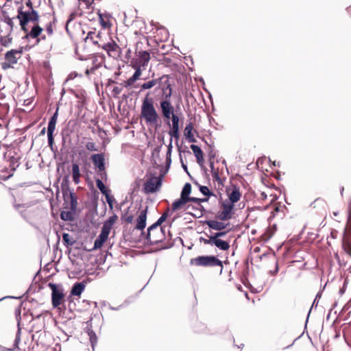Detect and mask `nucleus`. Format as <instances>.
I'll return each mask as SVG.
<instances>
[{"label": "nucleus", "mask_w": 351, "mask_h": 351, "mask_svg": "<svg viewBox=\"0 0 351 351\" xmlns=\"http://www.w3.org/2000/svg\"><path fill=\"white\" fill-rule=\"evenodd\" d=\"M27 10H23L21 7L18 10L17 19L21 29L25 33L26 38L36 39V44L43 40H46L45 35H41L44 29H45L48 36H51L53 34V26L55 23V18L50 14H46L43 17L46 19L45 23L43 24L45 27H42L40 23V17L38 12L34 10L32 2L28 0L26 3Z\"/></svg>", "instance_id": "f257e3e1"}, {"label": "nucleus", "mask_w": 351, "mask_h": 351, "mask_svg": "<svg viewBox=\"0 0 351 351\" xmlns=\"http://www.w3.org/2000/svg\"><path fill=\"white\" fill-rule=\"evenodd\" d=\"M159 104L162 117L165 121H167V123L170 128L168 132L171 136L170 143L168 145V153H170L172 149V138L178 139L180 137V117L175 112V108L171 102V99L160 100Z\"/></svg>", "instance_id": "f03ea898"}, {"label": "nucleus", "mask_w": 351, "mask_h": 351, "mask_svg": "<svg viewBox=\"0 0 351 351\" xmlns=\"http://www.w3.org/2000/svg\"><path fill=\"white\" fill-rule=\"evenodd\" d=\"M155 88V93L160 100L171 99L173 94L172 84L170 82V77L168 75H163L158 78H152L150 80L143 83L140 86V92Z\"/></svg>", "instance_id": "7ed1b4c3"}, {"label": "nucleus", "mask_w": 351, "mask_h": 351, "mask_svg": "<svg viewBox=\"0 0 351 351\" xmlns=\"http://www.w3.org/2000/svg\"><path fill=\"white\" fill-rule=\"evenodd\" d=\"M140 117L147 125H158L160 119V115L154 106L152 93L147 92L142 100Z\"/></svg>", "instance_id": "20e7f679"}, {"label": "nucleus", "mask_w": 351, "mask_h": 351, "mask_svg": "<svg viewBox=\"0 0 351 351\" xmlns=\"http://www.w3.org/2000/svg\"><path fill=\"white\" fill-rule=\"evenodd\" d=\"M140 43H137L134 57L130 60V66L135 69L143 72L145 70L151 59L150 53L139 48ZM142 45V43H141Z\"/></svg>", "instance_id": "39448f33"}, {"label": "nucleus", "mask_w": 351, "mask_h": 351, "mask_svg": "<svg viewBox=\"0 0 351 351\" xmlns=\"http://www.w3.org/2000/svg\"><path fill=\"white\" fill-rule=\"evenodd\" d=\"M95 38H98V34L95 35L93 32H90L88 34L87 38H90L93 40V43L95 45H97L99 47L102 48L105 50L108 56L112 58L113 59L117 60L121 57V47L114 41L111 40L110 42L108 43H105L102 45H98V40H95Z\"/></svg>", "instance_id": "423d86ee"}, {"label": "nucleus", "mask_w": 351, "mask_h": 351, "mask_svg": "<svg viewBox=\"0 0 351 351\" xmlns=\"http://www.w3.org/2000/svg\"><path fill=\"white\" fill-rule=\"evenodd\" d=\"M190 263L192 265L203 267H223L222 261L215 256H199L191 258Z\"/></svg>", "instance_id": "0eeeda50"}, {"label": "nucleus", "mask_w": 351, "mask_h": 351, "mask_svg": "<svg viewBox=\"0 0 351 351\" xmlns=\"http://www.w3.org/2000/svg\"><path fill=\"white\" fill-rule=\"evenodd\" d=\"M164 238L165 234L162 227L152 224L147 228L145 239L150 244H157L161 242Z\"/></svg>", "instance_id": "6e6552de"}, {"label": "nucleus", "mask_w": 351, "mask_h": 351, "mask_svg": "<svg viewBox=\"0 0 351 351\" xmlns=\"http://www.w3.org/2000/svg\"><path fill=\"white\" fill-rule=\"evenodd\" d=\"M23 53L22 49H11L8 51L5 54L4 61L1 63L3 69L6 70L10 68H13L21 58Z\"/></svg>", "instance_id": "1a4fd4ad"}, {"label": "nucleus", "mask_w": 351, "mask_h": 351, "mask_svg": "<svg viewBox=\"0 0 351 351\" xmlns=\"http://www.w3.org/2000/svg\"><path fill=\"white\" fill-rule=\"evenodd\" d=\"M48 287L51 290V302L53 307H58L62 304L64 300V294L62 285L53 283H49Z\"/></svg>", "instance_id": "9d476101"}, {"label": "nucleus", "mask_w": 351, "mask_h": 351, "mask_svg": "<svg viewBox=\"0 0 351 351\" xmlns=\"http://www.w3.org/2000/svg\"><path fill=\"white\" fill-rule=\"evenodd\" d=\"M234 215V204L224 199L220 202V210L217 213V218L221 221L230 219Z\"/></svg>", "instance_id": "9b49d317"}, {"label": "nucleus", "mask_w": 351, "mask_h": 351, "mask_svg": "<svg viewBox=\"0 0 351 351\" xmlns=\"http://www.w3.org/2000/svg\"><path fill=\"white\" fill-rule=\"evenodd\" d=\"M90 160L97 170V173L102 180L107 179V173L105 167V158L104 154H95L90 156Z\"/></svg>", "instance_id": "f8f14e48"}, {"label": "nucleus", "mask_w": 351, "mask_h": 351, "mask_svg": "<svg viewBox=\"0 0 351 351\" xmlns=\"http://www.w3.org/2000/svg\"><path fill=\"white\" fill-rule=\"evenodd\" d=\"M162 179L160 177H152L147 180L144 184V191L145 193H153L161 186Z\"/></svg>", "instance_id": "ddd939ff"}, {"label": "nucleus", "mask_w": 351, "mask_h": 351, "mask_svg": "<svg viewBox=\"0 0 351 351\" xmlns=\"http://www.w3.org/2000/svg\"><path fill=\"white\" fill-rule=\"evenodd\" d=\"M58 110L59 108H56V110L53 115L50 118V120L48 123L47 128V136H48V143L50 147H52L54 140L53 136V133L56 129V125L58 120Z\"/></svg>", "instance_id": "4468645a"}, {"label": "nucleus", "mask_w": 351, "mask_h": 351, "mask_svg": "<svg viewBox=\"0 0 351 351\" xmlns=\"http://www.w3.org/2000/svg\"><path fill=\"white\" fill-rule=\"evenodd\" d=\"M148 207L146 206L145 208H139L136 214L137 215V218L136 219V225L134 228L138 230H143L146 226V221H147V214Z\"/></svg>", "instance_id": "2eb2a0df"}, {"label": "nucleus", "mask_w": 351, "mask_h": 351, "mask_svg": "<svg viewBox=\"0 0 351 351\" xmlns=\"http://www.w3.org/2000/svg\"><path fill=\"white\" fill-rule=\"evenodd\" d=\"M12 30L7 25L0 27V43L1 45L7 47L12 43V37L11 36Z\"/></svg>", "instance_id": "dca6fc26"}, {"label": "nucleus", "mask_w": 351, "mask_h": 351, "mask_svg": "<svg viewBox=\"0 0 351 351\" xmlns=\"http://www.w3.org/2000/svg\"><path fill=\"white\" fill-rule=\"evenodd\" d=\"M228 199H226L228 202L235 204L239 202L241 197V193L239 187L232 185L230 189L227 190Z\"/></svg>", "instance_id": "f3484780"}, {"label": "nucleus", "mask_w": 351, "mask_h": 351, "mask_svg": "<svg viewBox=\"0 0 351 351\" xmlns=\"http://www.w3.org/2000/svg\"><path fill=\"white\" fill-rule=\"evenodd\" d=\"M64 199L66 202L70 203V208L75 212L77 206V198L75 193L70 191L63 192Z\"/></svg>", "instance_id": "a211bd4d"}, {"label": "nucleus", "mask_w": 351, "mask_h": 351, "mask_svg": "<svg viewBox=\"0 0 351 351\" xmlns=\"http://www.w3.org/2000/svg\"><path fill=\"white\" fill-rule=\"evenodd\" d=\"M118 220V216L114 214L112 216L110 217L108 219H107L104 223L101 228V233L105 234L106 236H109L110 232L112 228L113 225Z\"/></svg>", "instance_id": "6ab92c4d"}, {"label": "nucleus", "mask_w": 351, "mask_h": 351, "mask_svg": "<svg viewBox=\"0 0 351 351\" xmlns=\"http://www.w3.org/2000/svg\"><path fill=\"white\" fill-rule=\"evenodd\" d=\"M205 223L210 228L217 231L223 230L229 226L228 223H225L217 220H207Z\"/></svg>", "instance_id": "aec40b11"}, {"label": "nucleus", "mask_w": 351, "mask_h": 351, "mask_svg": "<svg viewBox=\"0 0 351 351\" xmlns=\"http://www.w3.org/2000/svg\"><path fill=\"white\" fill-rule=\"evenodd\" d=\"M191 149L196 158L197 162L199 166H203L204 163V154L201 148L196 145H191Z\"/></svg>", "instance_id": "412c9836"}, {"label": "nucleus", "mask_w": 351, "mask_h": 351, "mask_svg": "<svg viewBox=\"0 0 351 351\" xmlns=\"http://www.w3.org/2000/svg\"><path fill=\"white\" fill-rule=\"evenodd\" d=\"M98 15L99 17V22L103 28H110L112 25L110 22V15L107 13H100L99 11Z\"/></svg>", "instance_id": "4be33fe9"}, {"label": "nucleus", "mask_w": 351, "mask_h": 351, "mask_svg": "<svg viewBox=\"0 0 351 351\" xmlns=\"http://www.w3.org/2000/svg\"><path fill=\"white\" fill-rule=\"evenodd\" d=\"M193 130V123L190 122L186 124L184 130V134L186 139L190 143H195L196 142V139L195 138L193 134L192 133V131Z\"/></svg>", "instance_id": "5701e85b"}, {"label": "nucleus", "mask_w": 351, "mask_h": 351, "mask_svg": "<svg viewBox=\"0 0 351 351\" xmlns=\"http://www.w3.org/2000/svg\"><path fill=\"white\" fill-rule=\"evenodd\" d=\"M342 247L346 253L351 257V236L344 234L342 240Z\"/></svg>", "instance_id": "b1692460"}, {"label": "nucleus", "mask_w": 351, "mask_h": 351, "mask_svg": "<svg viewBox=\"0 0 351 351\" xmlns=\"http://www.w3.org/2000/svg\"><path fill=\"white\" fill-rule=\"evenodd\" d=\"M85 289V285L83 282H76L73 285L71 294L72 295L80 296Z\"/></svg>", "instance_id": "393cba45"}, {"label": "nucleus", "mask_w": 351, "mask_h": 351, "mask_svg": "<svg viewBox=\"0 0 351 351\" xmlns=\"http://www.w3.org/2000/svg\"><path fill=\"white\" fill-rule=\"evenodd\" d=\"M72 177L73 181L75 182V184H79L80 181V178L81 177V173L79 165L77 163L72 164Z\"/></svg>", "instance_id": "a878e982"}, {"label": "nucleus", "mask_w": 351, "mask_h": 351, "mask_svg": "<svg viewBox=\"0 0 351 351\" xmlns=\"http://www.w3.org/2000/svg\"><path fill=\"white\" fill-rule=\"evenodd\" d=\"M134 211L131 210V207H128L122 214L121 219L127 223H132L134 221Z\"/></svg>", "instance_id": "bb28decb"}, {"label": "nucleus", "mask_w": 351, "mask_h": 351, "mask_svg": "<svg viewBox=\"0 0 351 351\" xmlns=\"http://www.w3.org/2000/svg\"><path fill=\"white\" fill-rule=\"evenodd\" d=\"M187 202H189V200L181 197L180 198L176 200L171 205V208L173 211L177 210L182 208Z\"/></svg>", "instance_id": "cd10ccee"}, {"label": "nucleus", "mask_w": 351, "mask_h": 351, "mask_svg": "<svg viewBox=\"0 0 351 351\" xmlns=\"http://www.w3.org/2000/svg\"><path fill=\"white\" fill-rule=\"evenodd\" d=\"M108 237L100 233L99 237L95 239L94 243V249H99L101 248L104 243L107 241Z\"/></svg>", "instance_id": "c85d7f7f"}, {"label": "nucleus", "mask_w": 351, "mask_h": 351, "mask_svg": "<svg viewBox=\"0 0 351 351\" xmlns=\"http://www.w3.org/2000/svg\"><path fill=\"white\" fill-rule=\"evenodd\" d=\"M213 245L221 250H228L230 248L229 243L220 239H214Z\"/></svg>", "instance_id": "c756f323"}, {"label": "nucleus", "mask_w": 351, "mask_h": 351, "mask_svg": "<svg viewBox=\"0 0 351 351\" xmlns=\"http://www.w3.org/2000/svg\"><path fill=\"white\" fill-rule=\"evenodd\" d=\"M142 73H141V71H135L134 73L132 75V77H130V78H128L125 82V86L128 87V86H132L133 85V84L136 81L138 80L140 77L141 76Z\"/></svg>", "instance_id": "7c9ffc66"}, {"label": "nucleus", "mask_w": 351, "mask_h": 351, "mask_svg": "<svg viewBox=\"0 0 351 351\" xmlns=\"http://www.w3.org/2000/svg\"><path fill=\"white\" fill-rule=\"evenodd\" d=\"M191 192V185L189 183H186L182 189L180 196L189 200Z\"/></svg>", "instance_id": "2f4dec72"}, {"label": "nucleus", "mask_w": 351, "mask_h": 351, "mask_svg": "<svg viewBox=\"0 0 351 351\" xmlns=\"http://www.w3.org/2000/svg\"><path fill=\"white\" fill-rule=\"evenodd\" d=\"M73 213L71 211H62L60 213V217L64 221H73Z\"/></svg>", "instance_id": "473e14b6"}, {"label": "nucleus", "mask_w": 351, "mask_h": 351, "mask_svg": "<svg viewBox=\"0 0 351 351\" xmlns=\"http://www.w3.org/2000/svg\"><path fill=\"white\" fill-rule=\"evenodd\" d=\"M62 240L64 245L67 247L72 246L75 243V241L72 238H71L70 235L68 233L63 234Z\"/></svg>", "instance_id": "72a5a7b5"}, {"label": "nucleus", "mask_w": 351, "mask_h": 351, "mask_svg": "<svg viewBox=\"0 0 351 351\" xmlns=\"http://www.w3.org/2000/svg\"><path fill=\"white\" fill-rule=\"evenodd\" d=\"M96 185L97 186V188L100 190V191L104 194H106L108 193H109V190L107 189V188L106 187V186L104 185V184L103 183V182L101 181V180L100 179H97L96 180Z\"/></svg>", "instance_id": "f704fd0d"}, {"label": "nucleus", "mask_w": 351, "mask_h": 351, "mask_svg": "<svg viewBox=\"0 0 351 351\" xmlns=\"http://www.w3.org/2000/svg\"><path fill=\"white\" fill-rule=\"evenodd\" d=\"M344 234L351 236V212L349 213Z\"/></svg>", "instance_id": "c9c22d12"}, {"label": "nucleus", "mask_w": 351, "mask_h": 351, "mask_svg": "<svg viewBox=\"0 0 351 351\" xmlns=\"http://www.w3.org/2000/svg\"><path fill=\"white\" fill-rule=\"evenodd\" d=\"M86 148L87 150L90 152H96L98 151L97 147L94 142L90 141L86 143Z\"/></svg>", "instance_id": "e433bc0d"}, {"label": "nucleus", "mask_w": 351, "mask_h": 351, "mask_svg": "<svg viewBox=\"0 0 351 351\" xmlns=\"http://www.w3.org/2000/svg\"><path fill=\"white\" fill-rule=\"evenodd\" d=\"M88 336L92 347L94 348L95 345L97 343V336L93 331L88 332Z\"/></svg>", "instance_id": "4c0bfd02"}, {"label": "nucleus", "mask_w": 351, "mask_h": 351, "mask_svg": "<svg viewBox=\"0 0 351 351\" xmlns=\"http://www.w3.org/2000/svg\"><path fill=\"white\" fill-rule=\"evenodd\" d=\"M13 19H11L8 16H4V22L5 23V25L10 27V29H12V30H13V27H14Z\"/></svg>", "instance_id": "58836bf2"}, {"label": "nucleus", "mask_w": 351, "mask_h": 351, "mask_svg": "<svg viewBox=\"0 0 351 351\" xmlns=\"http://www.w3.org/2000/svg\"><path fill=\"white\" fill-rule=\"evenodd\" d=\"M199 190L201 193H203L204 195L209 197L213 195L209 189L206 186H201Z\"/></svg>", "instance_id": "ea45409f"}, {"label": "nucleus", "mask_w": 351, "mask_h": 351, "mask_svg": "<svg viewBox=\"0 0 351 351\" xmlns=\"http://www.w3.org/2000/svg\"><path fill=\"white\" fill-rule=\"evenodd\" d=\"M167 217V214L166 213L162 214V215L153 225H156L157 226L160 227V225L162 224V223H163L166 220Z\"/></svg>", "instance_id": "a19ab883"}, {"label": "nucleus", "mask_w": 351, "mask_h": 351, "mask_svg": "<svg viewBox=\"0 0 351 351\" xmlns=\"http://www.w3.org/2000/svg\"><path fill=\"white\" fill-rule=\"evenodd\" d=\"M106 196V201L110 206V208H112L113 207V201L114 199L112 196L109 195V193L104 195Z\"/></svg>", "instance_id": "79ce46f5"}, {"label": "nucleus", "mask_w": 351, "mask_h": 351, "mask_svg": "<svg viewBox=\"0 0 351 351\" xmlns=\"http://www.w3.org/2000/svg\"><path fill=\"white\" fill-rule=\"evenodd\" d=\"M213 240H214V238L213 236L209 237L208 239H204L202 237L200 238V241L206 245H213Z\"/></svg>", "instance_id": "37998d69"}, {"label": "nucleus", "mask_w": 351, "mask_h": 351, "mask_svg": "<svg viewBox=\"0 0 351 351\" xmlns=\"http://www.w3.org/2000/svg\"><path fill=\"white\" fill-rule=\"evenodd\" d=\"M227 233V231H219L213 235L214 239H219L220 237H224Z\"/></svg>", "instance_id": "c03bdc74"}, {"label": "nucleus", "mask_w": 351, "mask_h": 351, "mask_svg": "<svg viewBox=\"0 0 351 351\" xmlns=\"http://www.w3.org/2000/svg\"><path fill=\"white\" fill-rule=\"evenodd\" d=\"M79 1H82L85 3L86 9L89 10L92 8V4L93 3V0H79Z\"/></svg>", "instance_id": "a18cd8bd"}, {"label": "nucleus", "mask_w": 351, "mask_h": 351, "mask_svg": "<svg viewBox=\"0 0 351 351\" xmlns=\"http://www.w3.org/2000/svg\"><path fill=\"white\" fill-rule=\"evenodd\" d=\"M122 88L119 86H114L112 90V93L114 96H117L121 93Z\"/></svg>", "instance_id": "49530a36"}, {"label": "nucleus", "mask_w": 351, "mask_h": 351, "mask_svg": "<svg viewBox=\"0 0 351 351\" xmlns=\"http://www.w3.org/2000/svg\"><path fill=\"white\" fill-rule=\"evenodd\" d=\"M267 198V195L265 192H261L258 196V199L262 201H265Z\"/></svg>", "instance_id": "de8ad7c7"}, {"label": "nucleus", "mask_w": 351, "mask_h": 351, "mask_svg": "<svg viewBox=\"0 0 351 351\" xmlns=\"http://www.w3.org/2000/svg\"><path fill=\"white\" fill-rule=\"evenodd\" d=\"M77 13H75V12H73V13H71V14L69 15V19H68V21H67V23H69V22H71V21H73V20L75 18V16H77Z\"/></svg>", "instance_id": "09e8293b"}, {"label": "nucleus", "mask_w": 351, "mask_h": 351, "mask_svg": "<svg viewBox=\"0 0 351 351\" xmlns=\"http://www.w3.org/2000/svg\"><path fill=\"white\" fill-rule=\"evenodd\" d=\"M212 173H213V178L215 180H216L217 181H220V178L219 176V174L217 171H212Z\"/></svg>", "instance_id": "8fccbe9b"}, {"label": "nucleus", "mask_w": 351, "mask_h": 351, "mask_svg": "<svg viewBox=\"0 0 351 351\" xmlns=\"http://www.w3.org/2000/svg\"><path fill=\"white\" fill-rule=\"evenodd\" d=\"M189 202H195V203H199L200 202V199H198V198H195V197H189Z\"/></svg>", "instance_id": "3c124183"}, {"label": "nucleus", "mask_w": 351, "mask_h": 351, "mask_svg": "<svg viewBox=\"0 0 351 351\" xmlns=\"http://www.w3.org/2000/svg\"><path fill=\"white\" fill-rule=\"evenodd\" d=\"M96 67H92L90 69H87L86 71V73L88 75L90 73H93L94 71L95 70Z\"/></svg>", "instance_id": "603ef678"}, {"label": "nucleus", "mask_w": 351, "mask_h": 351, "mask_svg": "<svg viewBox=\"0 0 351 351\" xmlns=\"http://www.w3.org/2000/svg\"><path fill=\"white\" fill-rule=\"evenodd\" d=\"M25 207V205L24 204H17L15 206V208L16 209H19L20 208H24Z\"/></svg>", "instance_id": "864d4df0"}, {"label": "nucleus", "mask_w": 351, "mask_h": 351, "mask_svg": "<svg viewBox=\"0 0 351 351\" xmlns=\"http://www.w3.org/2000/svg\"><path fill=\"white\" fill-rule=\"evenodd\" d=\"M347 12L351 15V5L347 8Z\"/></svg>", "instance_id": "5fc2aeb1"}, {"label": "nucleus", "mask_w": 351, "mask_h": 351, "mask_svg": "<svg viewBox=\"0 0 351 351\" xmlns=\"http://www.w3.org/2000/svg\"><path fill=\"white\" fill-rule=\"evenodd\" d=\"M182 166L183 169H184V171L187 172V166L185 164H184L183 162H182Z\"/></svg>", "instance_id": "6e6d98bb"}, {"label": "nucleus", "mask_w": 351, "mask_h": 351, "mask_svg": "<svg viewBox=\"0 0 351 351\" xmlns=\"http://www.w3.org/2000/svg\"><path fill=\"white\" fill-rule=\"evenodd\" d=\"M130 53H131L130 49H128V51H127V53H126V57L130 56Z\"/></svg>", "instance_id": "4d7b16f0"}, {"label": "nucleus", "mask_w": 351, "mask_h": 351, "mask_svg": "<svg viewBox=\"0 0 351 351\" xmlns=\"http://www.w3.org/2000/svg\"><path fill=\"white\" fill-rule=\"evenodd\" d=\"M45 132V128H43L40 132L41 134H44Z\"/></svg>", "instance_id": "13d9d810"}, {"label": "nucleus", "mask_w": 351, "mask_h": 351, "mask_svg": "<svg viewBox=\"0 0 351 351\" xmlns=\"http://www.w3.org/2000/svg\"><path fill=\"white\" fill-rule=\"evenodd\" d=\"M210 167L213 169V162L210 161Z\"/></svg>", "instance_id": "bf43d9fd"}, {"label": "nucleus", "mask_w": 351, "mask_h": 351, "mask_svg": "<svg viewBox=\"0 0 351 351\" xmlns=\"http://www.w3.org/2000/svg\"><path fill=\"white\" fill-rule=\"evenodd\" d=\"M317 201H319V199H317L315 202H313V204H315Z\"/></svg>", "instance_id": "052dcab7"}, {"label": "nucleus", "mask_w": 351, "mask_h": 351, "mask_svg": "<svg viewBox=\"0 0 351 351\" xmlns=\"http://www.w3.org/2000/svg\"><path fill=\"white\" fill-rule=\"evenodd\" d=\"M335 258H339V256H338V254H335Z\"/></svg>", "instance_id": "680f3d73"}, {"label": "nucleus", "mask_w": 351, "mask_h": 351, "mask_svg": "<svg viewBox=\"0 0 351 351\" xmlns=\"http://www.w3.org/2000/svg\"><path fill=\"white\" fill-rule=\"evenodd\" d=\"M22 214L23 215V217H25V213H23V212H22Z\"/></svg>", "instance_id": "e2e57ef3"}, {"label": "nucleus", "mask_w": 351, "mask_h": 351, "mask_svg": "<svg viewBox=\"0 0 351 351\" xmlns=\"http://www.w3.org/2000/svg\"><path fill=\"white\" fill-rule=\"evenodd\" d=\"M7 1H11L12 0H6Z\"/></svg>", "instance_id": "0e129e2a"}]
</instances>
